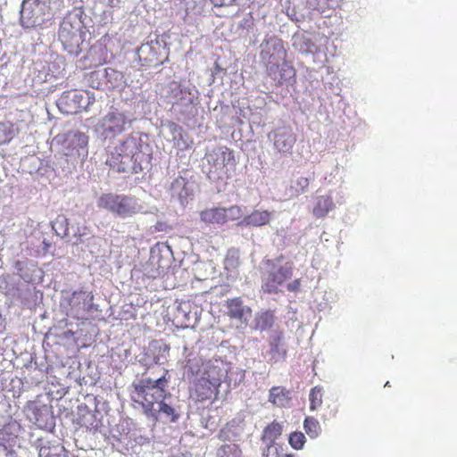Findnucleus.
Here are the masks:
<instances>
[{"instance_id": "obj_36", "label": "nucleus", "mask_w": 457, "mask_h": 457, "mask_svg": "<svg viewBox=\"0 0 457 457\" xmlns=\"http://www.w3.org/2000/svg\"><path fill=\"white\" fill-rule=\"evenodd\" d=\"M174 131H178L180 137H182L183 129L181 127L174 125Z\"/></svg>"}, {"instance_id": "obj_16", "label": "nucleus", "mask_w": 457, "mask_h": 457, "mask_svg": "<svg viewBox=\"0 0 457 457\" xmlns=\"http://www.w3.org/2000/svg\"><path fill=\"white\" fill-rule=\"evenodd\" d=\"M42 0H23L21 4V21L24 27L30 28L38 24L42 14Z\"/></svg>"}, {"instance_id": "obj_31", "label": "nucleus", "mask_w": 457, "mask_h": 457, "mask_svg": "<svg viewBox=\"0 0 457 457\" xmlns=\"http://www.w3.org/2000/svg\"><path fill=\"white\" fill-rule=\"evenodd\" d=\"M322 390L319 386L313 387L310 392V410L315 411L322 404Z\"/></svg>"}, {"instance_id": "obj_17", "label": "nucleus", "mask_w": 457, "mask_h": 457, "mask_svg": "<svg viewBox=\"0 0 457 457\" xmlns=\"http://www.w3.org/2000/svg\"><path fill=\"white\" fill-rule=\"evenodd\" d=\"M225 364L219 359L208 360L205 361L201 378L220 387L222 378L226 376Z\"/></svg>"}, {"instance_id": "obj_1", "label": "nucleus", "mask_w": 457, "mask_h": 457, "mask_svg": "<svg viewBox=\"0 0 457 457\" xmlns=\"http://www.w3.org/2000/svg\"><path fill=\"white\" fill-rule=\"evenodd\" d=\"M287 52L283 41L270 38L266 41V48L261 52V58L266 68L267 76L275 87H280L296 75L294 66L287 61Z\"/></svg>"}, {"instance_id": "obj_8", "label": "nucleus", "mask_w": 457, "mask_h": 457, "mask_svg": "<svg viewBox=\"0 0 457 457\" xmlns=\"http://www.w3.org/2000/svg\"><path fill=\"white\" fill-rule=\"evenodd\" d=\"M243 210L238 205L225 207L206 208L200 212L201 221L205 224L224 225L229 221H236L243 217Z\"/></svg>"}, {"instance_id": "obj_28", "label": "nucleus", "mask_w": 457, "mask_h": 457, "mask_svg": "<svg viewBox=\"0 0 457 457\" xmlns=\"http://www.w3.org/2000/svg\"><path fill=\"white\" fill-rule=\"evenodd\" d=\"M205 361L199 355H190L185 364V370L187 374L194 377L204 369Z\"/></svg>"}, {"instance_id": "obj_7", "label": "nucleus", "mask_w": 457, "mask_h": 457, "mask_svg": "<svg viewBox=\"0 0 457 457\" xmlns=\"http://www.w3.org/2000/svg\"><path fill=\"white\" fill-rule=\"evenodd\" d=\"M129 124L124 112L112 108L97 121L96 130L104 138H111L123 133Z\"/></svg>"}, {"instance_id": "obj_2", "label": "nucleus", "mask_w": 457, "mask_h": 457, "mask_svg": "<svg viewBox=\"0 0 457 457\" xmlns=\"http://www.w3.org/2000/svg\"><path fill=\"white\" fill-rule=\"evenodd\" d=\"M164 375L157 379L141 378L132 384V401L141 406L145 416L154 414V409L165 400L169 378Z\"/></svg>"}, {"instance_id": "obj_15", "label": "nucleus", "mask_w": 457, "mask_h": 457, "mask_svg": "<svg viewBox=\"0 0 457 457\" xmlns=\"http://www.w3.org/2000/svg\"><path fill=\"white\" fill-rule=\"evenodd\" d=\"M69 305L75 315L91 312L94 307V295L91 292L75 291L69 299Z\"/></svg>"}, {"instance_id": "obj_33", "label": "nucleus", "mask_w": 457, "mask_h": 457, "mask_svg": "<svg viewBox=\"0 0 457 457\" xmlns=\"http://www.w3.org/2000/svg\"><path fill=\"white\" fill-rule=\"evenodd\" d=\"M262 457H295L294 453L279 454L278 448L268 445L263 451Z\"/></svg>"}, {"instance_id": "obj_3", "label": "nucleus", "mask_w": 457, "mask_h": 457, "mask_svg": "<svg viewBox=\"0 0 457 457\" xmlns=\"http://www.w3.org/2000/svg\"><path fill=\"white\" fill-rule=\"evenodd\" d=\"M142 156L137 140L128 137L109 152L106 164L117 172L137 173L143 170Z\"/></svg>"}, {"instance_id": "obj_6", "label": "nucleus", "mask_w": 457, "mask_h": 457, "mask_svg": "<svg viewBox=\"0 0 457 457\" xmlns=\"http://www.w3.org/2000/svg\"><path fill=\"white\" fill-rule=\"evenodd\" d=\"M97 207L121 218L136 215L141 210L136 197L114 193L102 194L97 199Z\"/></svg>"}, {"instance_id": "obj_25", "label": "nucleus", "mask_w": 457, "mask_h": 457, "mask_svg": "<svg viewBox=\"0 0 457 457\" xmlns=\"http://www.w3.org/2000/svg\"><path fill=\"white\" fill-rule=\"evenodd\" d=\"M335 207L333 198L330 195H320L316 198L312 213L316 218L325 217L329 211Z\"/></svg>"}, {"instance_id": "obj_35", "label": "nucleus", "mask_w": 457, "mask_h": 457, "mask_svg": "<svg viewBox=\"0 0 457 457\" xmlns=\"http://www.w3.org/2000/svg\"><path fill=\"white\" fill-rule=\"evenodd\" d=\"M51 448L49 446H42L39 449L38 455L39 457H51Z\"/></svg>"}, {"instance_id": "obj_37", "label": "nucleus", "mask_w": 457, "mask_h": 457, "mask_svg": "<svg viewBox=\"0 0 457 457\" xmlns=\"http://www.w3.org/2000/svg\"><path fill=\"white\" fill-rule=\"evenodd\" d=\"M62 221L65 223V226H64V236H66L68 234V228H67V225H68V220L65 217L62 218Z\"/></svg>"}, {"instance_id": "obj_26", "label": "nucleus", "mask_w": 457, "mask_h": 457, "mask_svg": "<svg viewBox=\"0 0 457 457\" xmlns=\"http://www.w3.org/2000/svg\"><path fill=\"white\" fill-rule=\"evenodd\" d=\"M275 323V314L272 310H265L258 312L254 319V328L260 331L270 329Z\"/></svg>"}, {"instance_id": "obj_22", "label": "nucleus", "mask_w": 457, "mask_h": 457, "mask_svg": "<svg viewBox=\"0 0 457 457\" xmlns=\"http://www.w3.org/2000/svg\"><path fill=\"white\" fill-rule=\"evenodd\" d=\"M19 425L16 422H9L0 429V446L4 449L15 445L18 438Z\"/></svg>"}, {"instance_id": "obj_13", "label": "nucleus", "mask_w": 457, "mask_h": 457, "mask_svg": "<svg viewBox=\"0 0 457 457\" xmlns=\"http://www.w3.org/2000/svg\"><path fill=\"white\" fill-rule=\"evenodd\" d=\"M140 50L142 54H145L144 57H140L145 66L157 67L163 64L165 61L168 60L165 48L158 42L142 46Z\"/></svg>"}, {"instance_id": "obj_23", "label": "nucleus", "mask_w": 457, "mask_h": 457, "mask_svg": "<svg viewBox=\"0 0 457 457\" xmlns=\"http://www.w3.org/2000/svg\"><path fill=\"white\" fill-rule=\"evenodd\" d=\"M291 401L290 391L284 386H272L269 393V402L277 407H287Z\"/></svg>"}, {"instance_id": "obj_20", "label": "nucleus", "mask_w": 457, "mask_h": 457, "mask_svg": "<svg viewBox=\"0 0 457 457\" xmlns=\"http://www.w3.org/2000/svg\"><path fill=\"white\" fill-rule=\"evenodd\" d=\"M154 414H148L146 417L152 419L154 422L158 421L160 418L162 419V421L165 423H174L177 422L180 417L179 412L170 406L162 401V403H159L157 407L154 409Z\"/></svg>"}, {"instance_id": "obj_29", "label": "nucleus", "mask_w": 457, "mask_h": 457, "mask_svg": "<svg viewBox=\"0 0 457 457\" xmlns=\"http://www.w3.org/2000/svg\"><path fill=\"white\" fill-rule=\"evenodd\" d=\"M15 125L11 121L0 122V145L9 143L15 136Z\"/></svg>"}, {"instance_id": "obj_18", "label": "nucleus", "mask_w": 457, "mask_h": 457, "mask_svg": "<svg viewBox=\"0 0 457 457\" xmlns=\"http://www.w3.org/2000/svg\"><path fill=\"white\" fill-rule=\"evenodd\" d=\"M58 104L67 113H77L87 106L83 95L76 89L64 92L60 97Z\"/></svg>"}, {"instance_id": "obj_10", "label": "nucleus", "mask_w": 457, "mask_h": 457, "mask_svg": "<svg viewBox=\"0 0 457 457\" xmlns=\"http://www.w3.org/2000/svg\"><path fill=\"white\" fill-rule=\"evenodd\" d=\"M293 270V264L287 263L277 270L269 272L262 286V290L267 294H278V287L292 277Z\"/></svg>"}, {"instance_id": "obj_9", "label": "nucleus", "mask_w": 457, "mask_h": 457, "mask_svg": "<svg viewBox=\"0 0 457 457\" xmlns=\"http://www.w3.org/2000/svg\"><path fill=\"white\" fill-rule=\"evenodd\" d=\"M88 137L80 131H69L62 141V150L66 156L85 157L88 154Z\"/></svg>"}, {"instance_id": "obj_27", "label": "nucleus", "mask_w": 457, "mask_h": 457, "mask_svg": "<svg viewBox=\"0 0 457 457\" xmlns=\"http://www.w3.org/2000/svg\"><path fill=\"white\" fill-rule=\"evenodd\" d=\"M282 431V425L277 421H272L264 428L262 435V440L263 442H269V445L273 446L275 441L281 436Z\"/></svg>"}, {"instance_id": "obj_30", "label": "nucleus", "mask_w": 457, "mask_h": 457, "mask_svg": "<svg viewBox=\"0 0 457 457\" xmlns=\"http://www.w3.org/2000/svg\"><path fill=\"white\" fill-rule=\"evenodd\" d=\"M303 428L311 438H316L321 432L319 421L313 417H306L303 421Z\"/></svg>"}, {"instance_id": "obj_21", "label": "nucleus", "mask_w": 457, "mask_h": 457, "mask_svg": "<svg viewBox=\"0 0 457 457\" xmlns=\"http://www.w3.org/2000/svg\"><path fill=\"white\" fill-rule=\"evenodd\" d=\"M272 212L263 210H254L250 214L242 217L237 226L262 227L270 223Z\"/></svg>"}, {"instance_id": "obj_19", "label": "nucleus", "mask_w": 457, "mask_h": 457, "mask_svg": "<svg viewBox=\"0 0 457 457\" xmlns=\"http://www.w3.org/2000/svg\"><path fill=\"white\" fill-rule=\"evenodd\" d=\"M270 350V361L278 362L287 357V348L284 343V332L279 330L276 331L270 337L269 339Z\"/></svg>"}, {"instance_id": "obj_5", "label": "nucleus", "mask_w": 457, "mask_h": 457, "mask_svg": "<svg viewBox=\"0 0 457 457\" xmlns=\"http://www.w3.org/2000/svg\"><path fill=\"white\" fill-rule=\"evenodd\" d=\"M85 26L78 15H66L60 24L58 37L63 48L71 54L78 55L85 40Z\"/></svg>"}, {"instance_id": "obj_12", "label": "nucleus", "mask_w": 457, "mask_h": 457, "mask_svg": "<svg viewBox=\"0 0 457 457\" xmlns=\"http://www.w3.org/2000/svg\"><path fill=\"white\" fill-rule=\"evenodd\" d=\"M275 149L281 154H288L292 151L296 136L290 126H282L275 129L272 133Z\"/></svg>"}, {"instance_id": "obj_4", "label": "nucleus", "mask_w": 457, "mask_h": 457, "mask_svg": "<svg viewBox=\"0 0 457 457\" xmlns=\"http://www.w3.org/2000/svg\"><path fill=\"white\" fill-rule=\"evenodd\" d=\"M209 170L208 174L218 179H228L236 171L237 159L232 149L219 145L205 154Z\"/></svg>"}, {"instance_id": "obj_24", "label": "nucleus", "mask_w": 457, "mask_h": 457, "mask_svg": "<svg viewBox=\"0 0 457 457\" xmlns=\"http://www.w3.org/2000/svg\"><path fill=\"white\" fill-rule=\"evenodd\" d=\"M312 179V178L301 176L296 179L292 180L290 186L287 188V195L288 198H296L302 194L306 193L309 189Z\"/></svg>"}, {"instance_id": "obj_14", "label": "nucleus", "mask_w": 457, "mask_h": 457, "mask_svg": "<svg viewBox=\"0 0 457 457\" xmlns=\"http://www.w3.org/2000/svg\"><path fill=\"white\" fill-rule=\"evenodd\" d=\"M226 313L230 320H237L241 324L246 325L252 316V309L244 304L241 297L228 299L225 303Z\"/></svg>"}, {"instance_id": "obj_34", "label": "nucleus", "mask_w": 457, "mask_h": 457, "mask_svg": "<svg viewBox=\"0 0 457 457\" xmlns=\"http://www.w3.org/2000/svg\"><path fill=\"white\" fill-rule=\"evenodd\" d=\"M301 288V279L296 278L287 285V289L290 292H298Z\"/></svg>"}, {"instance_id": "obj_32", "label": "nucleus", "mask_w": 457, "mask_h": 457, "mask_svg": "<svg viewBox=\"0 0 457 457\" xmlns=\"http://www.w3.org/2000/svg\"><path fill=\"white\" fill-rule=\"evenodd\" d=\"M306 442L305 436L300 431L292 432L288 437V443L292 448L301 450Z\"/></svg>"}, {"instance_id": "obj_11", "label": "nucleus", "mask_w": 457, "mask_h": 457, "mask_svg": "<svg viewBox=\"0 0 457 457\" xmlns=\"http://www.w3.org/2000/svg\"><path fill=\"white\" fill-rule=\"evenodd\" d=\"M219 393V386L200 378L191 387L189 396L195 403H212L218 398Z\"/></svg>"}, {"instance_id": "obj_38", "label": "nucleus", "mask_w": 457, "mask_h": 457, "mask_svg": "<svg viewBox=\"0 0 457 457\" xmlns=\"http://www.w3.org/2000/svg\"><path fill=\"white\" fill-rule=\"evenodd\" d=\"M21 262L20 261H17L15 262V268L18 269V270H21Z\"/></svg>"}]
</instances>
